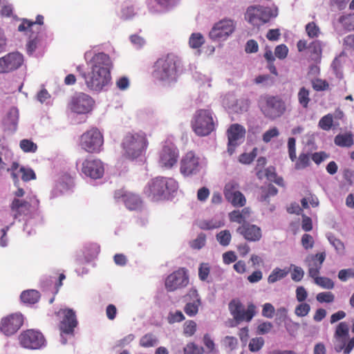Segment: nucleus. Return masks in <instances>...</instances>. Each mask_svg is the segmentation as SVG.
Instances as JSON below:
<instances>
[{
  "label": "nucleus",
  "mask_w": 354,
  "mask_h": 354,
  "mask_svg": "<svg viewBox=\"0 0 354 354\" xmlns=\"http://www.w3.org/2000/svg\"><path fill=\"white\" fill-rule=\"evenodd\" d=\"M88 66L89 71H82L81 76L89 90L100 92L111 83V59L104 53H95L89 61Z\"/></svg>",
  "instance_id": "1"
},
{
  "label": "nucleus",
  "mask_w": 354,
  "mask_h": 354,
  "mask_svg": "<svg viewBox=\"0 0 354 354\" xmlns=\"http://www.w3.org/2000/svg\"><path fill=\"white\" fill-rule=\"evenodd\" d=\"M180 64V59L174 54L164 55L155 62L152 75L156 80L171 82L176 80Z\"/></svg>",
  "instance_id": "2"
},
{
  "label": "nucleus",
  "mask_w": 354,
  "mask_h": 354,
  "mask_svg": "<svg viewBox=\"0 0 354 354\" xmlns=\"http://www.w3.org/2000/svg\"><path fill=\"white\" fill-rule=\"evenodd\" d=\"M147 136L143 132H129L122 140V156L130 160L140 157L148 147Z\"/></svg>",
  "instance_id": "3"
},
{
  "label": "nucleus",
  "mask_w": 354,
  "mask_h": 354,
  "mask_svg": "<svg viewBox=\"0 0 354 354\" xmlns=\"http://www.w3.org/2000/svg\"><path fill=\"white\" fill-rule=\"evenodd\" d=\"M178 188V182L172 178L156 177L153 178L145 189V194L152 201L168 198Z\"/></svg>",
  "instance_id": "4"
},
{
  "label": "nucleus",
  "mask_w": 354,
  "mask_h": 354,
  "mask_svg": "<svg viewBox=\"0 0 354 354\" xmlns=\"http://www.w3.org/2000/svg\"><path fill=\"white\" fill-rule=\"evenodd\" d=\"M259 106L263 115L272 120L281 117L286 111L285 101L277 95H266L261 97Z\"/></svg>",
  "instance_id": "5"
},
{
  "label": "nucleus",
  "mask_w": 354,
  "mask_h": 354,
  "mask_svg": "<svg viewBox=\"0 0 354 354\" xmlns=\"http://www.w3.org/2000/svg\"><path fill=\"white\" fill-rule=\"evenodd\" d=\"M192 128L198 136L209 135L215 129L212 111L208 109L197 110L192 120Z\"/></svg>",
  "instance_id": "6"
},
{
  "label": "nucleus",
  "mask_w": 354,
  "mask_h": 354,
  "mask_svg": "<svg viewBox=\"0 0 354 354\" xmlns=\"http://www.w3.org/2000/svg\"><path fill=\"white\" fill-rule=\"evenodd\" d=\"M103 144V135L96 127L86 131L80 138L81 148L90 153H100L102 149Z\"/></svg>",
  "instance_id": "7"
},
{
  "label": "nucleus",
  "mask_w": 354,
  "mask_h": 354,
  "mask_svg": "<svg viewBox=\"0 0 354 354\" xmlns=\"http://www.w3.org/2000/svg\"><path fill=\"white\" fill-rule=\"evenodd\" d=\"M349 327L347 323L340 322L335 329L334 334V349L336 352H343L344 354H350L354 348V337L348 338Z\"/></svg>",
  "instance_id": "8"
},
{
  "label": "nucleus",
  "mask_w": 354,
  "mask_h": 354,
  "mask_svg": "<svg viewBox=\"0 0 354 354\" xmlns=\"http://www.w3.org/2000/svg\"><path fill=\"white\" fill-rule=\"evenodd\" d=\"M20 346L26 349L39 350L46 346V339L41 332L35 329L23 330L18 337Z\"/></svg>",
  "instance_id": "9"
},
{
  "label": "nucleus",
  "mask_w": 354,
  "mask_h": 354,
  "mask_svg": "<svg viewBox=\"0 0 354 354\" xmlns=\"http://www.w3.org/2000/svg\"><path fill=\"white\" fill-rule=\"evenodd\" d=\"M256 306L250 303L245 310L243 304L238 299H234L229 303V310L237 323L250 322L256 315Z\"/></svg>",
  "instance_id": "10"
},
{
  "label": "nucleus",
  "mask_w": 354,
  "mask_h": 354,
  "mask_svg": "<svg viewBox=\"0 0 354 354\" xmlns=\"http://www.w3.org/2000/svg\"><path fill=\"white\" fill-rule=\"evenodd\" d=\"M201 168V158L193 151L187 152L180 159V172L185 177L196 175Z\"/></svg>",
  "instance_id": "11"
},
{
  "label": "nucleus",
  "mask_w": 354,
  "mask_h": 354,
  "mask_svg": "<svg viewBox=\"0 0 354 354\" xmlns=\"http://www.w3.org/2000/svg\"><path fill=\"white\" fill-rule=\"evenodd\" d=\"M24 322V318L21 313L10 314L1 319L0 331L6 336H11L21 328Z\"/></svg>",
  "instance_id": "12"
},
{
  "label": "nucleus",
  "mask_w": 354,
  "mask_h": 354,
  "mask_svg": "<svg viewBox=\"0 0 354 354\" xmlns=\"http://www.w3.org/2000/svg\"><path fill=\"white\" fill-rule=\"evenodd\" d=\"M189 283V277L187 270L180 268L168 275L165 279V288L169 292L186 287Z\"/></svg>",
  "instance_id": "13"
},
{
  "label": "nucleus",
  "mask_w": 354,
  "mask_h": 354,
  "mask_svg": "<svg viewBox=\"0 0 354 354\" xmlns=\"http://www.w3.org/2000/svg\"><path fill=\"white\" fill-rule=\"evenodd\" d=\"M271 18L270 11L263 6H251L247 9L245 19L254 26L268 23Z\"/></svg>",
  "instance_id": "14"
},
{
  "label": "nucleus",
  "mask_w": 354,
  "mask_h": 354,
  "mask_svg": "<svg viewBox=\"0 0 354 354\" xmlns=\"http://www.w3.org/2000/svg\"><path fill=\"white\" fill-rule=\"evenodd\" d=\"M235 29V24L231 19H223L216 23L209 33L212 40H225Z\"/></svg>",
  "instance_id": "15"
},
{
  "label": "nucleus",
  "mask_w": 354,
  "mask_h": 354,
  "mask_svg": "<svg viewBox=\"0 0 354 354\" xmlns=\"http://www.w3.org/2000/svg\"><path fill=\"white\" fill-rule=\"evenodd\" d=\"M179 151L171 144H165L159 152V165L165 169L172 168L178 162Z\"/></svg>",
  "instance_id": "16"
},
{
  "label": "nucleus",
  "mask_w": 354,
  "mask_h": 354,
  "mask_svg": "<svg viewBox=\"0 0 354 354\" xmlns=\"http://www.w3.org/2000/svg\"><path fill=\"white\" fill-rule=\"evenodd\" d=\"M93 99L85 93H80L72 97L68 104L69 109L77 114L88 113L93 106Z\"/></svg>",
  "instance_id": "17"
},
{
  "label": "nucleus",
  "mask_w": 354,
  "mask_h": 354,
  "mask_svg": "<svg viewBox=\"0 0 354 354\" xmlns=\"http://www.w3.org/2000/svg\"><path fill=\"white\" fill-rule=\"evenodd\" d=\"M24 62L23 55L18 52L10 53L0 58V73H10L18 69Z\"/></svg>",
  "instance_id": "18"
},
{
  "label": "nucleus",
  "mask_w": 354,
  "mask_h": 354,
  "mask_svg": "<svg viewBox=\"0 0 354 354\" xmlns=\"http://www.w3.org/2000/svg\"><path fill=\"white\" fill-rule=\"evenodd\" d=\"M82 173L93 179H99L103 176L104 168L100 159L86 158L82 162Z\"/></svg>",
  "instance_id": "19"
},
{
  "label": "nucleus",
  "mask_w": 354,
  "mask_h": 354,
  "mask_svg": "<svg viewBox=\"0 0 354 354\" xmlns=\"http://www.w3.org/2000/svg\"><path fill=\"white\" fill-rule=\"evenodd\" d=\"M326 257V252H322L315 254H308L306 257L305 263L308 267L309 277H313L319 274Z\"/></svg>",
  "instance_id": "20"
},
{
  "label": "nucleus",
  "mask_w": 354,
  "mask_h": 354,
  "mask_svg": "<svg viewBox=\"0 0 354 354\" xmlns=\"http://www.w3.org/2000/svg\"><path fill=\"white\" fill-rule=\"evenodd\" d=\"M60 313L64 314V317L60 322L59 326V330L62 333L65 334H73L74 328L77 325L75 313L73 310L70 308L60 310L57 314H59Z\"/></svg>",
  "instance_id": "21"
},
{
  "label": "nucleus",
  "mask_w": 354,
  "mask_h": 354,
  "mask_svg": "<svg viewBox=\"0 0 354 354\" xmlns=\"http://www.w3.org/2000/svg\"><path fill=\"white\" fill-rule=\"evenodd\" d=\"M228 147L230 154H232L235 147L239 145V140L244 138L245 134V129L239 124H233L227 129Z\"/></svg>",
  "instance_id": "22"
},
{
  "label": "nucleus",
  "mask_w": 354,
  "mask_h": 354,
  "mask_svg": "<svg viewBox=\"0 0 354 354\" xmlns=\"http://www.w3.org/2000/svg\"><path fill=\"white\" fill-rule=\"evenodd\" d=\"M114 197L116 199H122L125 206L130 210H139L142 208L141 199L134 194L124 190H118L115 192Z\"/></svg>",
  "instance_id": "23"
},
{
  "label": "nucleus",
  "mask_w": 354,
  "mask_h": 354,
  "mask_svg": "<svg viewBox=\"0 0 354 354\" xmlns=\"http://www.w3.org/2000/svg\"><path fill=\"white\" fill-rule=\"evenodd\" d=\"M236 232L242 235L248 241H258L262 236L261 228L249 223H244L238 227Z\"/></svg>",
  "instance_id": "24"
},
{
  "label": "nucleus",
  "mask_w": 354,
  "mask_h": 354,
  "mask_svg": "<svg viewBox=\"0 0 354 354\" xmlns=\"http://www.w3.org/2000/svg\"><path fill=\"white\" fill-rule=\"evenodd\" d=\"M10 207L14 218H17L19 216L28 214L31 205L27 201L15 198L10 203Z\"/></svg>",
  "instance_id": "25"
},
{
  "label": "nucleus",
  "mask_w": 354,
  "mask_h": 354,
  "mask_svg": "<svg viewBox=\"0 0 354 354\" xmlns=\"http://www.w3.org/2000/svg\"><path fill=\"white\" fill-rule=\"evenodd\" d=\"M44 20V17L41 15H38L35 21L25 18L21 19V23L18 26V30L19 32H24L26 35H28V32H34V28L36 25L42 26Z\"/></svg>",
  "instance_id": "26"
},
{
  "label": "nucleus",
  "mask_w": 354,
  "mask_h": 354,
  "mask_svg": "<svg viewBox=\"0 0 354 354\" xmlns=\"http://www.w3.org/2000/svg\"><path fill=\"white\" fill-rule=\"evenodd\" d=\"M189 295L194 297L196 299L193 302L187 303L184 307V311L188 316L194 317L198 313V307L201 305V299L196 289L190 290Z\"/></svg>",
  "instance_id": "27"
},
{
  "label": "nucleus",
  "mask_w": 354,
  "mask_h": 354,
  "mask_svg": "<svg viewBox=\"0 0 354 354\" xmlns=\"http://www.w3.org/2000/svg\"><path fill=\"white\" fill-rule=\"evenodd\" d=\"M334 142L341 147H350L353 145V134L351 132L339 133L335 137Z\"/></svg>",
  "instance_id": "28"
},
{
  "label": "nucleus",
  "mask_w": 354,
  "mask_h": 354,
  "mask_svg": "<svg viewBox=\"0 0 354 354\" xmlns=\"http://www.w3.org/2000/svg\"><path fill=\"white\" fill-rule=\"evenodd\" d=\"M20 297L24 303L35 304L39 301L40 298V293L39 291L35 290H28L23 291Z\"/></svg>",
  "instance_id": "29"
},
{
  "label": "nucleus",
  "mask_w": 354,
  "mask_h": 354,
  "mask_svg": "<svg viewBox=\"0 0 354 354\" xmlns=\"http://www.w3.org/2000/svg\"><path fill=\"white\" fill-rule=\"evenodd\" d=\"M225 199L234 207H242L246 204V198L240 191L236 193H233L230 196H228Z\"/></svg>",
  "instance_id": "30"
},
{
  "label": "nucleus",
  "mask_w": 354,
  "mask_h": 354,
  "mask_svg": "<svg viewBox=\"0 0 354 354\" xmlns=\"http://www.w3.org/2000/svg\"><path fill=\"white\" fill-rule=\"evenodd\" d=\"M261 201H267L269 198L277 194L278 189L272 184L261 187Z\"/></svg>",
  "instance_id": "31"
},
{
  "label": "nucleus",
  "mask_w": 354,
  "mask_h": 354,
  "mask_svg": "<svg viewBox=\"0 0 354 354\" xmlns=\"http://www.w3.org/2000/svg\"><path fill=\"white\" fill-rule=\"evenodd\" d=\"M288 273V271L286 270L276 268L272 271V272L268 276V282L269 283H274L277 281H279L285 278L287 276Z\"/></svg>",
  "instance_id": "32"
},
{
  "label": "nucleus",
  "mask_w": 354,
  "mask_h": 354,
  "mask_svg": "<svg viewBox=\"0 0 354 354\" xmlns=\"http://www.w3.org/2000/svg\"><path fill=\"white\" fill-rule=\"evenodd\" d=\"M312 278L314 279L315 283L322 288L331 290L335 286L334 282L330 278L319 277V275H316V277H313Z\"/></svg>",
  "instance_id": "33"
},
{
  "label": "nucleus",
  "mask_w": 354,
  "mask_h": 354,
  "mask_svg": "<svg viewBox=\"0 0 354 354\" xmlns=\"http://www.w3.org/2000/svg\"><path fill=\"white\" fill-rule=\"evenodd\" d=\"M299 103L305 109L308 106L310 101V92L305 87H301L297 94Z\"/></svg>",
  "instance_id": "34"
},
{
  "label": "nucleus",
  "mask_w": 354,
  "mask_h": 354,
  "mask_svg": "<svg viewBox=\"0 0 354 354\" xmlns=\"http://www.w3.org/2000/svg\"><path fill=\"white\" fill-rule=\"evenodd\" d=\"M216 240L222 246H227L232 240V235L228 230H224L218 232L216 236Z\"/></svg>",
  "instance_id": "35"
},
{
  "label": "nucleus",
  "mask_w": 354,
  "mask_h": 354,
  "mask_svg": "<svg viewBox=\"0 0 354 354\" xmlns=\"http://www.w3.org/2000/svg\"><path fill=\"white\" fill-rule=\"evenodd\" d=\"M21 149L25 153H35L37 150V145L31 140L23 139L19 142Z\"/></svg>",
  "instance_id": "36"
},
{
  "label": "nucleus",
  "mask_w": 354,
  "mask_h": 354,
  "mask_svg": "<svg viewBox=\"0 0 354 354\" xmlns=\"http://www.w3.org/2000/svg\"><path fill=\"white\" fill-rule=\"evenodd\" d=\"M310 165V156L307 153H301L295 160V168L300 170L306 168Z\"/></svg>",
  "instance_id": "37"
},
{
  "label": "nucleus",
  "mask_w": 354,
  "mask_h": 354,
  "mask_svg": "<svg viewBox=\"0 0 354 354\" xmlns=\"http://www.w3.org/2000/svg\"><path fill=\"white\" fill-rule=\"evenodd\" d=\"M333 124V115L328 113L323 116L319 121V127L320 129L324 131H329Z\"/></svg>",
  "instance_id": "38"
},
{
  "label": "nucleus",
  "mask_w": 354,
  "mask_h": 354,
  "mask_svg": "<svg viewBox=\"0 0 354 354\" xmlns=\"http://www.w3.org/2000/svg\"><path fill=\"white\" fill-rule=\"evenodd\" d=\"M205 42L203 36L201 33H193L192 34L189 44L192 48H200Z\"/></svg>",
  "instance_id": "39"
},
{
  "label": "nucleus",
  "mask_w": 354,
  "mask_h": 354,
  "mask_svg": "<svg viewBox=\"0 0 354 354\" xmlns=\"http://www.w3.org/2000/svg\"><path fill=\"white\" fill-rule=\"evenodd\" d=\"M158 342L157 338L151 333L145 335L140 340V344L142 347H152Z\"/></svg>",
  "instance_id": "40"
},
{
  "label": "nucleus",
  "mask_w": 354,
  "mask_h": 354,
  "mask_svg": "<svg viewBox=\"0 0 354 354\" xmlns=\"http://www.w3.org/2000/svg\"><path fill=\"white\" fill-rule=\"evenodd\" d=\"M339 22L347 30H354V13L341 17Z\"/></svg>",
  "instance_id": "41"
},
{
  "label": "nucleus",
  "mask_w": 354,
  "mask_h": 354,
  "mask_svg": "<svg viewBox=\"0 0 354 354\" xmlns=\"http://www.w3.org/2000/svg\"><path fill=\"white\" fill-rule=\"evenodd\" d=\"M258 149L254 147L250 153H243L239 158L240 162L245 165L250 164L257 156Z\"/></svg>",
  "instance_id": "42"
},
{
  "label": "nucleus",
  "mask_w": 354,
  "mask_h": 354,
  "mask_svg": "<svg viewBox=\"0 0 354 354\" xmlns=\"http://www.w3.org/2000/svg\"><path fill=\"white\" fill-rule=\"evenodd\" d=\"M313 88L316 91H324L329 89V84L326 80L317 78L312 81Z\"/></svg>",
  "instance_id": "43"
},
{
  "label": "nucleus",
  "mask_w": 354,
  "mask_h": 354,
  "mask_svg": "<svg viewBox=\"0 0 354 354\" xmlns=\"http://www.w3.org/2000/svg\"><path fill=\"white\" fill-rule=\"evenodd\" d=\"M239 185L235 181H230L227 183L223 189V194L225 198H227L230 196L233 193H236L239 192Z\"/></svg>",
  "instance_id": "44"
},
{
  "label": "nucleus",
  "mask_w": 354,
  "mask_h": 354,
  "mask_svg": "<svg viewBox=\"0 0 354 354\" xmlns=\"http://www.w3.org/2000/svg\"><path fill=\"white\" fill-rule=\"evenodd\" d=\"M264 345V339L263 337H254L250 341L248 347L251 352L259 351Z\"/></svg>",
  "instance_id": "45"
},
{
  "label": "nucleus",
  "mask_w": 354,
  "mask_h": 354,
  "mask_svg": "<svg viewBox=\"0 0 354 354\" xmlns=\"http://www.w3.org/2000/svg\"><path fill=\"white\" fill-rule=\"evenodd\" d=\"M310 311V306L307 303L301 302L296 306L295 313L297 316L303 317L308 315Z\"/></svg>",
  "instance_id": "46"
},
{
  "label": "nucleus",
  "mask_w": 354,
  "mask_h": 354,
  "mask_svg": "<svg viewBox=\"0 0 354 354\" xmlns=\"http://www.w3.org/2000/svg\"><path fill=\"white\" fill-rule=\"evenodd\" d=\"M316 299L319 303H332L335 300V295L331 292H322L317 295Z\"/></svg>",
  "instance_id": "47"
},
{
  "label": "nucleus",
  "mask_w": 354,
  "mask_h": 354,
  "mask_svg": "<svg viewBox=\"0 0 354 354\" xmlns=\"http://www.w3.org/2000/svg\"><path fill=\"white\" fill-rule=\"evenodd\" d=\"M205 243L206 236L205 234L201 233L198 234L196 239H195L191 242L190 246L193 249L200 250L205 246Z\"/></svg>",
  "instance_id": "48"
},
{
  "label": "nucleus",
  "mask_w": 354,
  "mask_h": 354,
  "mask_svg": "<svg viewBox=\"0 0 354 354\" xmlns=\"http://www.w3.org/2000/svg\"><path fill=\"white\" fill-rule=\"evenodd\" d=\"M19 171L21 173V179L25 182L36 178V174L35 171L30 168L21 167Z\"/></svg>",
  "instance_id": "49"
},
{
  "label": "nucleus",
  "mask_w": 354,
  "mask_h": 354,
  "mask_svg": "<svg viewBox=\"0 0 354 354\" xmlns=\"http://www.w3.org/2000/svg\"><path fill=\"white\" fill-rule=\"evenodd\" d=\"M288 150L289 158L291 161L295 162L297 159L296 156V140L295 138H289L288 140Z\"/></svg>",
  "instance_id": "50"
},
{
  "label": "nucleus",
  "mask_w": 354,
  "mask_h": 354,
  "mask_svg": "<svg viewBox=\"0 0 354 354\" xmlns=\"http://www.w3.org/2000/svg\"><path fill=\"white\" fill-rule=\"evenodd\" d=\"M184 352L185 354H203L204 350L203 347L191 342L187 344L184 348Z\"/></svg>",
  "instance_id": "51"
},
{
  "label": "nucleus",
  "mask_w": 354,
  "mask_h": 354,
  "mask_svg": "<svg viewBox=\"0 0 354 354\" xmlns=\"http://www.w3.org/2000/svg\"><path fill=\"white\" fill-rule=\"evenodd\" d=\"M306 31L310 38L317 37L319 35V28L315 22H310L306 26Z\"/></svg>",
  "instance_id": "52"
},
{
  "label": "nucleus",
  "mask_w": 354,
  "mask_h": 354,
  "mask_svg": "<svg viewBox=\"0 0 354 354\" xmlns=\"http://www.w3.org/2000/svg\"><path fill=\"white\" fill-rule=\"evenodd\" d=\"M229 219L231 222L237 223L241 225L244 223H247L239 209L233 210L230 212Z\"/></svg>",
  "instance_id": "53"
},
{
  "label": "nucleus",
  "mask_w": 354,
  "mask_h": 354,
  "mask_svg": "<svg viewBox=\"0 0 354 354\" xmlns=\"http://www.w3.org/2000/svg\"><path fill=\"white\" fill-rule=\"evenodd\" d=\"M210 272V267L207 263L200 264L198 268V277L201 281H206Z\"/></svg>",
  "instance_id": "54"
},
{
  "label": "nucleus",
  "mask_w": 354,
  "mask_h": 354,
  "mask_svg": "<svg viewBox=\"0 0 354 354\" xmlns=\"http://www.w3.org/2000/svg\"><path fill=\"white\" fill-rule=\"evenodd\" d=\"M279 135V131L277 127L271 128L263 134V141L268 143L270 142L272 138L278 137Z\"/></svg>",
  "instance_id": "55"
},
{
  "label": "nucleus",
  "mask_w": 354,
  "mask_h": 354,
  "mask_svg": "<svg viewBox=\"0 0 354 354\" xmlns=\"http://www.w3.org/2000/svg\"><path fill=\"white\" fill-rule=\"evenodd\" d=\"M302 246L305 250L312 249L315 244L313 237L309 234H304L301 240Z\"/></svg>",
  "instance_id": "56"
},
{
  "label": "nucleus",
  "mask_w": 354,
  "mask_h": 354,
  "mask_svg": "<svg viewBox=\"0 0 354 354\" xmlns=\"http://www.w3.org/2000/svg\"><path fill=\"white\" fill-rule=\"evenodd\" d=\"M196 330V324L194 321H187L184 324V333L187 336L193 335Z\"/></svg>",
  "instance_id": "57"
},
{
  "label": "nucleus",
  "mask_w": 354,
  "mask_h": 354,
  "mask_svg": "<svg viewBox=\"0 0 354 354\" xmlns=\"http://www.w3.org/2000/svg\"><path fill=\"white\" fill-rule=\"evenodd\" d=\"M293 267L292 272H291V279L296 282L300 281L304 275L303 269L300 267L291 265Z\"/></svg>",
  "instance_id": "58"
},
{
  "label": "nucleus",
  "mask_w": 354,
  "mask_h": 354,
  "mask_svg": "<svg viewBox=\"0 0 354 354\" xmlns=\"http://www.w3.org/2000/svg\"><path fill=\"white\" fill-rule=\"evenodd\" d=\"M288 48L285 44L278 45L274 49L275 56L280 59H285L288 55Z\"/></svg>",
  "instance_id": "59"
},
{
  "label": "nucleus",
  "mask_w": 354,
  "mask_h": 354,
  "mask_svg": "<svg viewBox=\"0 0 354 354\" xmlns=\"http://www.w3.org/2000/svg\"><path fill=\"white\" fill-rule=\"evenodd\" d=\"M308 49L312 55L319 56L322 53L321 42L317 40L312 41L308 46Z\"/></svg>",
  "instance_id": "60"
},
{
  "label": "nucleus",
  "mask_w": 354,
  "mask_h": 354,
  "mask_svg": "<svg viewBox=\"0 0 354 354\" xmlns=\"http://www.w3.org/2000/svg\"><path fill=\"white\" fill-rule=\"evenodd\" d=\"M27 35L30 37V41L27 44V49L28 51L32 53L37 48L38 41L37 35H35L34 32H30Z\"/></svg>",
  "instance_id": "61"
},
{
  "label": "nucleus",
  "mask_w": 354,
  "mask_h": 354,
  "mask_svg": "<svg viewBox=\"0 0 354 354\" xmlns=\"http://www.w3.org/2000/svg\"><path fill=\"white\" fill-rule=\"evenodd\" d=\"M273 325L270 322H263L259 324L257 328V333L259 335H264L268 333L272 328Z\"/></svg>",
  "instance_id": "62"
},
{
  "label": "nucleus",
  "mask_w": 354,
  "mask_h": 354,
  "mask_svg": "<svg viewBox=\"0 0 354 354\" xmlns=\"http://www.w3.org/2000/svg\"><path fill=\"white\" fill-rule=\"evenodd\" d=\"M275 312L274 307L270 303H266L263 306L262 316L267 318H272Z\"/></svg>",
  "instance_id": "63"
},
{
  "label": "nucleus",
  "mask_w": 354,
  "mask_h": 354,
  "mask_svg": "<svg viewBox=\"0 0 354 354\" xmlns=\"http://www.w3.org/2000/svg\"><path fill=\"white\" fill-rule=\"evenodd\" d=\"M351 277L354 278V268L343 269L338 273V278L342 281H346Z\"/></svg>",
  "instance_id": "64"
}]
</instances>
